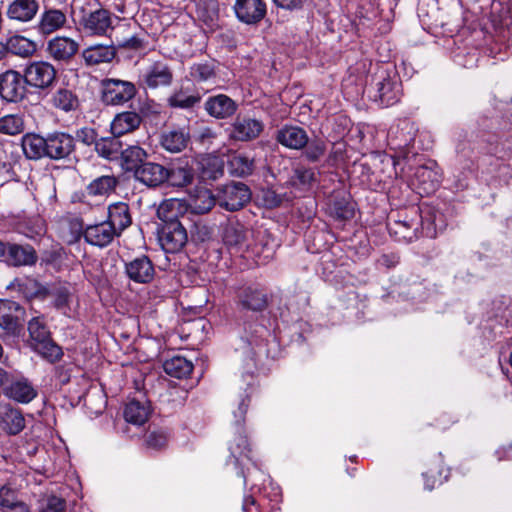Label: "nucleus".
I'll return each mask as SVG.
<instances>
[{
    "label": "nucleus",
    "mask_w": 512,
    "mask_h": 512,
    "mask_svg": "<svg viewBox=\"0 0 512 512\" xmlns=\"http://www.w3.org/2000/svg\"><path fill=\"white\" fill-rule=\"evenodd\" d=\"M23 153L27 159L48 158L53 161H77L76 138L63 131H54L46 136L27 133L21 139Z\"/></svg>",
    "instance_id": "f257e3e1"
},
{
    "label": "nucleus",
    "mask_w": 512,
    "mask_h": 512,
    "mask_svg": "<svg viewBox=\"0 0 512 512\" xmlns=\"http://www.w3.org/2000/svg\"><path fill=\"white\" fill-rule=\"evenodd\" d=\"M253 391L254 376L248 374L235 382L230 393V403L234 408L232 411L235 419L234 430L237 432V435L230 442L229 451L236 464L240 463L241 458L252 460L250 444L247 436L244 434V424Z\"/></svg>",
    "instance_id": "f03ea898"
},
{
    "label": "nucleus",
    "mask_w": 512,
    "mask_h": 512,
    "mask_svg": "<svg viewBox=\"0 0 512 512\" xmlns=\"http://www.w3.org/2000/svg\"><path fill=\"white\" fill-rule=\"evenodd\" d=\"M181 207L178 199H166L157 209V216L162 221L158 241L166 253L180 252L188 241L187 230L178 219Z\"/></svg>",
    "instance_id": "7ed1b4c3"
},
{
    "label": "nucleus",
    "mask_w": 512,
    "mask_h": 512,
    "mask_svg": "<svg viewBox=\"0 0 512 512\" xmlns=\"http://www.w3.org/2000/svg\"><path fill=\"white\" fill-rule=\"evenodd\" d=\"M27 329L30 346L35 352L51 363L62 358V348L53 341L43 316H36L29 320Z\"/></svg>",
    "instance_id": "20e7f679"
},
{
    "label": "nucleus",
    "mask_w": 512,
    "mask_h": 512,
    "mask_svg": "<svg viewBox=\"0 0 512 512\" xmlns=\"http://www.w3.org/2000/svg\"><path fill=\"white\" fill-rule=\"evenodd\" d=\"M101 101L107 106H120L132 100L137 94L136 85L118 78H104L100 82Z\"/></svg>",
    "instance_id": "39448f33"
},
{
    "label": "nucleus",
    "mask_w": 512,
    "mask_h": 512,
    "mask_svg": "<svg viewBox=\"0 0 512 512\" xmlns=\"http://www.w3.org/2000/svg\"><path fill=\"white\" fill-rule=\"evenodd\" d=\"M27 86L38 90L51 89L57 78L55 67L47 61H33L23 70Z\"/></svg>",
    "instance_id": "423d86ee"
},
{
    "label": "nucleus",
    "mask_w": 512,
    "mask_h": 512,
    "mask_svg": "<svg viewBox=\"0 0 512 512\" xmlns=\"http://www.w3.org/2000/svg\"><path fill=\"white\" fill-rule=\"evenodd\" d=\"M251 199L249 187L242 182H231L218 189L217 204L230 212L242 209Z\"/></svg>",
    "instance_id": "0eeeda50"
},
{
    "label": "nucleus",
    "mask_w": 512,
    "mask_h": 512,
    "mask_svg": "<svg viewBox=\"0 0 512 512\" xmlns=\"http://www.w3.org/2000/svg\"><path fill=\"white\" fill-rule=\"evenodd\" d=\"M23 73L8 69L0 74V98L7 103H20L27 97Z\"/></svg>",
    "instance_id": "6e6552de"
},
{
    "label": "nucleus",
    "mask_w": 512,
    "mask_h": 512,
    "mask_svg": "<svg viewBox=\"0 0 512 512\" xmlns=\"http://www.w3.org/2000/svg\"><path fill=\"white\" fill-rule=\"evenodd\" d=\"M0 260L10 267L33 266L38 260V255L29 244L2 242Z\"/></svg>",
    "instance_id": "1a4fd4ad"
},
{
    "label": "nucleus",
    "mask_w": 512,
    "mask_h": 512,
    "mask_svg": "<svg viewBox=\"0 0 512 512\" xmlns=\"http://www.w3.org/2000/svg\"><path fill=\"white\" fill-rule=\"evenodd\" d=\"M141 80L149 89L169 87L174 81V71L168 62L156 60L147 66Z\"/></svg>",
    "instance_id": "9d476101"
},
{
    "label": "nucleus",
    "mask_w": 512,
    "mask_h": 512,
    "mask_svg": "<svg viewBox=\"0 0 512 512\" xmlns=\"http://www.w3.org/2000/svg\"><path fill=\"white\" fill-rule=\"evenodd\" d=\"M236 304L241 310L262 312L269 304L266 291L255 285H244L236 291Z\"/></svg>",
    "instance_id": "9b49d317"
},
{
    "label": "nucleus",
    "mask_w": 512,
    "mask_h": 512,
    "mask_svg": "<svg viewBox=\"0 0 512 512\" xmlns=\"http://www.w3.org/2000/svg\"><path fill=\"white\" fill-rule=\"evenodd\" d=\"M79 24L87 35L103 36L113 29L111 12L104 8L89 12L83 10Z\"/></svg>",
    "instance_id": "f8f14e48"
},
{
    "label": "nucleus",
    "mask_w": 512,
    "mask_h": 512,
    "mask_svg": "<svg viewBox=\"0 0 512 512\" xmlns=\"http://www.w3.org/2000/svg\"><path fill=\"white\" fill-rule=\"evenodd\" d=\"M43 8L37 24V30L41 35L48 36L66 27L68 23L66 8H57L52 5H43Z\"/></svg>",
    "instance_id": "ddd939ff"
},
{
    "label": "nucleus",
    "mask_w": 512,
    "mask_h": 512,
    "mask_svg": "<svg viewBox=\"0 0 512 512\" xmlns=\"http://www.w3.org/2000/svg\"><path fill=\"white\" fill-rule=\"evenodd\" d=\"M165 184L183 188L194 181L195 172L187 159H177L166 166Z\"/></svg>",
    "instance_id": "4468645a"
},
{
    "label": "nucleus",
    "mask_w": 512,
    "mask_h": 512,
    "mask_svg": "<svg viewBox=\"0 0 512 512\" xmlns=\"http://www.w3.org/2000/svg\"><path fill=\"white\" fill-rule=\"evenodd\" d=\"M79 51V43L66 36H56L47 43L46 52L50 58L59 63L68 64Z\"/></svg>",
    "instance_id": "2eb2a0df"
},
{
    "label": "nucleus",
    "mask_w": 512,
    "mask_h": 512,
    "mask_svg": "<svg viewBox=\"0 0 512 512\" xmlns=\"http://www.w3.org/2000/svg\"><path fill=\"white\" fill-rule=\"evenodd\" d=\"M263 129L262 121L246 116H237L231 124L229 137L235 141L248 142L258 138Z\"/></svg>",
    "instance_id": "dca6fc26"
},
{
    "label": "nucleus",
    "mask_w": 512,
    "mask_h": 512,
    "mask_svg": "<svg viewBox=\"0 0 512 512\" xmlns=\"http://www.w3.org/2000/svg\"><path fill=\"white\" fill-rule=\"evenodd\" d=\"M21 313H23V308L19 303L9 299H0V328L8 335H19L22 329Z\"/></svg>",
    "instance_id": "f3484780"
},
{
    "label": "nucleus",
    "mask_w": 512,
    "mask_h": 512,
    "mask_svg": "<svg viewBox=\"0 0 512 512\" xmlns=\"http://www.w3.org/2000/svg\"><path fill=\"white\" fill-rule=\"evenodd\" d=\"M165 171L166 166L147 160L138 170L135 171L133 177L144 186L156 189L165 184Z\"/></svg>",
    "instance_id": "a211bd4d"
},
{
    "label": "nucleus",
    "mask_w": 512,
    "mask_h": 512,
    "mask_svg": "<svg viewBox=\"0 0 512 512\" xmlns=\"http://www.w3.org/2000/svg\"><path fill=\"white\" fill-rule=\"evenodd\" d=\"M204 109L209 116L223 120L231 118L236 113L238 104L226 94H217L207 98Z\"/></svg>",
    "instance_id": "6ab92c4d"
},
{
    "label": "nucleus",
    "mask_w": 512,
    "mask_h": 512,
    "mask_svg": "<svg viewBox=\"0 0 512 512\" xmlns=\"http://www.w3.org/2000/svg\"><path fill=\"white\" fill-rule=\"evenodd\" d=\"M127 277L135 283H150L155 276V269L148 256L142 255L125 263Z\"/></svg>",
    "instance_id": "aec40b11"
},
{
    "label": "nucleus",
    "mask_w": 512,
    "mask_h": 512,
    "mask_svg": "<svg viewBox=\"0 0 512 512\" xmlns=\"http://www.w3.org/2000/svg\"><path fill=\"white\" fill-rule=\"evenodd\" d=\"M190 139L188 127H172L162 131L159 143L164 150L179 153L187 148Z\"/></svg>",
    "instance_id": "412c9836"
},
{
    "label": "nucleus",
    "mask_w": 512,
    "mask_h": 512,
    "mask_svg": "<svg viewBox=\"0 0 512 512\" xmlns=\"http://www.w3.org/2000/svg\"><path fill=\"white\" fill-rule=\"evenodd\" d=\"M234 10L237 18L245 24L259 23L267 12L264 0H236Z\"/></svg>",
    "instance_id": "4be33fe9"
},
{
    "label": "nucleus",
    "mask_w": 512,
    "mask_h": 512,
    "mask_svg": "<svg viewBox=\"0 0 512 512\" xmlns=\"http://www.w3.org/2000/svg\"><path fill=\"white\" fill-rule=\"evenodd\" d=\"M308 134L300 126L284 125L275 133V140L282 146L293 149L303 150L308 144Z\"/></svg>",
    "instance_id": "5701e85b"
},
{
    "label": "nucleus",
    "mask_w": 512,
    "mask_h": 512,
    "mask_svg": "<svg viewBox=\"0 0 512 512\" xmlns=\"http://www.w3.org/2000/svg\"><path fill=\"white\" fill-rule=\"evenodd\" d=\"M119 233L106 220L88 225L84 231V239L87 243L100 248L106 247L119 237Z\"/></svg>",
    "instance_id": "b1692460"
},
{
    "label": "nucleus",
    "mask_w": 512,
    "mask_h": 512,
    "mask_svg": "<svg viewBox=\"0 0 512 512\" xmlns=\"http://www.w3.org/2000/svg\"><path fill=\"white\" fill-rule=\"evenodd\" d=\"M148 158V152L139 144H124L118 162L125 172L132 173L133 175Z\"/></svg>",
    "instance_id": "393cba45"
},
{
    "label": "nucleus",
    "mask_w": 512,
    "mask_h": 512,
    "mask_svg": "<svg viewBox=\"0 0 512 512\" xmlns=\"http://www.w3.org/2000/svg\"><path fill=\"white\" fill-rule=\"evenodd\" d=\"M117 55V48L111 45L94 44L83 49L81 56L86 66L94 67L111 63Z\"/></svg>",
    "instance_id": "a878e982"
},
{
    "label": "nucleus",
    "mask_w": 512,
    "mask_h": 512,
    "mask_svg": "<svg viewBox=\"0 0 512 512\" xmlns=\"http://www.w3.org/2000/svg\"><path fill=\"white\" fill-rule=\"evenodd\" d=\"M8 287L22 294L28 300L35 298L44 300L49 296V288L31 277L15 278Z\"/></svg>",
    "instance_id": "bb28decb"
},
{
    "label": "nucleus",
    "mask_w": 512,
    "mask_h": 512,
    "mask_svg": "<svg viewBox=\"0 0 512 512\" xmlns=\"http://www.w3.org/2000/svg\"><path fill=\"white\" fill-rule=\"evenodd\" d=\"M49 105L64 113H70L80 108L78 95L68 87H59L50 96Z\"/></svg>",
    "instance_id": "cd10ccee"
},
{
    "label": "nucleus",
    "mask_w": 512,
    "mask_h": 512,
    "mask_svg": "<svg viewBox=\"0 0 512 512\" xmlns=\"http://www.w3.org/2000/svg\"><path fill=\"white\" fill-rule=\"evenodd\" d=\"M3 387L5 394L19 403H29L38 395L37 390L26 378L12 381L10 384L7 381Z\"/></svg>",
    "instance_id": "c85d7f7f"
},
{
    "label": "nucleus",
    "mask_w": 512,
    "mask_h": 512,
    "mask_svg": "<svg viewBox=\"0 0 512 512\" xmlns=\"http://www.w3.org/2000/svg\"><path fill=\"white\" fill-rule=\"evenodd\" d=\"M143 119L141 115L135 111H124L118 113L110 124L111 133L120 137L132 133L137 130Z\"/></svg>",
    "instance_id": "c756f323"
},
{
    "label": "nucleus",
    "mask_w": 512,
    "mask_h": 512,
    "mask_svg": "<svg viewBox=\"0 0 512 512\" xmlns=\"http://www.w3.org/2000/svg\"><path fill=\"white\" fill-rule=\"evenodd\" d=\"M0 426L9 435H17L25 428L22 412L9 404L0 405Z\"/></svg>",
    "instance_id": "7c9ffc66"
},
{
    "label": "nucleus",
    "mask_w": 512,
    "mask_h": 512,
    "mask_svg": "<svg viewBox=\"0 0 512 512\" xmlns=\"http://www.w3.org/2000/svg\"><path fill=\"white\" fill-rule=\"evenodd\" d=\"M251 231L239 221H229L223 230V241L230 247L241 249L248 246Z\"/></svg>",
    "instance_id": "2f4dec72"
},
{
    "label": "nucleus",
    "mask_w": 512,
    "mask_h": 512,
    "mask_svg": "<svg viewBox=\"0 0 512 512\" xmlns=\"http://www.w3.org/2000/svg\"><path fill=\"white\" fill-rule=\"evenodd\" d=\"M377 98L380 103L384 106H392L399 102L402 90L401 83L397 80H393L390 77H384L377 84Z\"/></svg>",
    "instance_id": "473e14b6"
},
{
    "label": "nucleus",
    "mask_w": 512,
    "mask_h": 512,
    "mask_svg": "<svg viewBox=\"0 0 512 512\" xmlns=\"http://www.w3.org/2000/svg\"><path fill=\"white\" fill-rule=\"evenodd\" d=\"M125 143L119 135L100 137L95 146L97 155L108 161H118Z\"/></svg>",
    "instance_id": "72a5a7b5"
},
{
    "label": "nucleus",
    "mask_w": 512,
    "mask_h": 512,
    "mask_svg": "<svg viewBox=\"0 0 512 512\" xmlns=\"http://www.w3.org/2000/svg\"><path fill=\"white\" fill-rule=\"evenodd\" d=\"M38 9L37 0H14L8 6L7 16L19 22H29L36 16Z\"/></svg>",
    "instance_id": "f704fd0d"
},
{
    "label": "nucleus",
    "mask_w": 512,
    "mask_h": 512,
    "mask_svg": "<svg viewBox=\"0 0 512 512\" xmlns=\"http://www.w3.org/2000/svg\"><path fill=\"white\" fill-rule=\"evenodd\" d=\"M217 203V195L207 188H197L188 200V208L193 214H206Z\"/></svg>",
    "instance_id": "c9c22d12"
},
{
    "label": "nucleus",
    "mask_w": 512,
    "mask_h": 512,
    "mask_svg": "<svg viewBox=\"0 0 512 512\" xmlns=\"http://www.w3.org/2000/svg\"><path fill=\"white\" fill-rule=\"evenodd\" d=\"M151 413L150 403L145 399H131L125 406L124 418L128 423L143 425Z\"/></svg>",
    "instance_id": "e433bc0d"
},
{
    "label": "nucleus",
    "mask_w": 512,
    "mask_h": 512,
    "mask_svg": "<svg viewBox=\"0 0 512 512\" xmlns=\"http://www.w3.org/2000/svg\"><path fill=\"white\" fill-rule=\"evenodd\" d=\"M106 221L121 233L131 224V215L129 206L124 202H116L108 207V215Z\"/></svg>",
    "instance_id": "4c0bfd02"
},
{
    "label": "nucleus",
    "mask_w": 512,
    "mask_h": 512,
    "mask_svg": "<svg viewBox=\"0 0 512 512\" xmlns=\"http://www.w3.org/2000/svg\"><path fill=\"white\" fill-rule=\"evenodd\" d=\"M52 298V306L59 311L62 315L71 316V303L73 294L71 290L65 285H59L49 289V296Z\"/></svg>",
    "instance_id": "58836bf2"
},
{
    "label": "nucleus",
    "mask_w": 512,
    "mask_h": 512,
    "mask_svg": "<svg viewBox=\"0 0 512 512\" xmlns=\"http://www.w3.org/2000/svg\"><path fill=\"white\" fill-rule=\"evenodd\" d=\"M119 185V179L115 175H102L93 179L86 187L90 196H108L114 193Z\"/></svg>",
    "instance_id": "ea45409f"
},
{
    "label": "nucleus",
    "mask_w": 512,
    "mask_h": 512,
    "mask_svg": "<svg viewBox=\"0 0 512 512\" xmlns=\"http://www.w3.org/2000/svg\"><path fill=\"white\" fill-rule=\"evenodd\" d=\"M390 234L395 237L397 241L410 243L418 238V223L412 220H398L393 224H389Z\"/></svg>",
    "instance_id": "a19ab883"
},
{
    "label": "nucleus",
    "mask_w": 512,
    "mask_h": 512,
    "mask_svg": "<svg viewBox=\"0 0 512 512\" xmlns=\"http://www.w3.org/2000/svg\"><path fill=\"white\" fill-rule=\"evenodd\" d=\"M4 48L5 55L8 52H10L13 55L20 56L23 58L32 56L37 50V46L33 41L24 36L19 35L10 37L7 40L6 44H4Z\"/></svg>",
    "instance_id": "79ce46f5"
},
{
    "label": "nucleus",
    "mask_w": 512,
    "mask_h": 512,
    "mask_svg": "<svg viewBox=\"0 0 512 512\" xmlns=\"http://www.w3.org/2000/svg\"><path fill=\"white\" fill-rule=\"evenodd\" d=\"M197 16L210 30H215L219 26L218 1L202 0L197 7Z\"/></svg>",
    "instance_id": "37998d69"
},
{
    "label": "nucleus",
    "mask_w": 512,
    "mask_h": 512,
    "mask_svg": "<svg viewBox=\"0 0 512 512\" xmlns=\"http://www.w3.org/2000/svg\"><path fill=\"white\" fill-rule=\"evenodd\" d=\"M163 369L171 377L187 378L193 371V364L185 357L174 356L163 363Z\"/></svg>",
    "instance_id": "c03bdc74"
},
{
    "label": "nucleus",
    "mask_w": 512,
    "mask_h": 512,
    "mask_svg": "<svg viewBox=\"0 0 512 512\" xmlns=\"http://www.w3.org/2000/svg\"><path fill=\"white\" fill-rule=\"evenodd\" d=\"M412 129L413 127L411 123L406 120L396 127L390 128L388 135L391 143L394 144L395 148L402 149L408 147L411 144V142L414 140Z\"/></svg>",
    "instance_id": "a18cd8bd"
},
{
    "label": "nucleus",
    "mask_w": 512,
    "mask_h": 512,
    "mask_svg": "<svg viewBox=\"0 0 512 512\" xmlns=\"http://www.w3.org/2000/svg\"><path fill=\"white\" fill-rule=\"evenodd\" d=\"M444 224L442 221V214L431 210L424 212L421 215V230L422 236L427 238H435L438 231L443 230Z\"/></svg>",
    "instance_id": "49530a36"
},
{
    "label": "nucleus",
    "mask_w": 512,
    "mask_h": 512,
    "mask_svg": "<svg viewBox=\"0 0 512 512\" xmlns=\"http://www.w3.org/2000/svg\"><path fill=\"white\" fill-rule=\"evenodd\" d=\"M189 74L194 82H210L217 77V65L214 61L194 63L190 67Z\"/></svg>",
    "instance_id": "de8ad7c7"
},
{
    "label": "nucleus",
    "mask_w": 512,
    "mask_h": 512,
    "mask_svg": "<svg viewBox=\"0 0 512 512\" xmlns=\"http://www.w3.org/2000/svg\"><path fill=\"white\" fill-rule=\"evenodd\" d=\"M201 99L202 97L199 93L188 95L184 90L180 89L168 97L167 104L171 108L188 110L198 105Z\"/></svg>",
    "instance_id": "09e8293b"
},
{
    "label": "nucleus",
    "mask_w": 512,
    "mask_h": 512,
    "mask_svg": "<svg viewBox=\"0 0 512 512\" xmlns=\"http://www.w3.org/2000/svg\"><path fill=\"white\" fill-rule=\"evenodd\" d=\"M24 130L25 122L22 114H8L0 118V133L15 136Z\"/></svg>",
    "instance_id": "8fccbe9b"
},
{
    "label": "nucleus",
    "mask_w": 512,
    "mask_h": 512,
    "mask_svg": "<svg viewBox=\"0 0 512 512\" xmlns=\"http://www.w3.org/2000/svg\"><path fill=\"white\" fill-rule=\"evenodd\" d=\"M415 177L419 183V188L426 194L434 192L439 185L437 174L428 167H419L415 172Z\"/></svg>",
    "instance_id": "3c124183"
},
{
    "label": "nucleus",
    "mask_w": 512,
    "mask_h": 512,
    "mask_svg": "<svg viewBox=\"0 0 512 512\" xmlns=\"http://www.w3.org/2000/svg\"><path fill=\"white\" fill-rule=\"evenodd\" d=\"M224 173L223 163L217 158H207L202 161L201 176L205 180H216Z\"/></svg>",
    "instance_id": "603ef678"
},
{
    "label": "nucleus",
    "mask_w": 512,
    "mask_h": 512,
    "mask_svg": "<svg viewBox=\"0 0 512 512\" xmlns=\"http://www.w3.org/2000/svg\"><path fill=\"white\" fill-rule=\"evenodd\" d=\"M117 45L125 51L142 52L147 49L148 38L146 34H135L119 41Z\"/></svg>",
    "instance_id": "864d4df0"
},
{
    "label": "nucleus",
    "mask_w": 512,
    "mask_h": 512,
    "mask_svg": "<svg viewBox=\"0 0 512 512\" xmlns=\"http://www.w3.org/2000/svg\"><path fill=\"white\" fill-rule=\"evenodd\" d=\"M38 512H68L67 501L56 495H49L39 503Z\"/></svg>",
    "instance_id": "5fc2aeb1"
},
{
    "label": "nucleus",
    "mask_w": 512,
    "mask_h": 512,
    "mask_svg": "<svg viewBox=\"0 0 512 512\" xmlns=\"http://www.w3.org/2000/svg\"><path fill=\"white\" fill-rule=\"evenodd\" d=\"M303 155L311 163L318 162L326 153V143L321 139H308Z\"/></svg>",
    "instance_id": "6e6d98bb"
},
{
    "label": "nucleus",
    "mask_w": 512,
    "mask_h": 512,
    "mask_svg": "<svg viewBox=\"0 0 512 512\" xmlns=\"http://www.w3.org/2000/svg\"><path fill=\"white\" fill-rule=\"evenodd\" d=\"M230 164L237 176L251 175L254 170V161L245 155H237L232 158Z\"/></svg>",
    "instance_id": "4d7b16f0"
},
{
    "label": "nucleus",
    "mask_w": 512,
    "mask_h": 512,
    "mask_svg": "<svg viewBox=\"0 0 512 512\" xmlns=\"http://www.w3.org/2000/svg\"><path fill=\"white\" fill-rule=\"evenodd\" d=\"M191 239L194 242H206L212 239L214 228L204 221L194 222L191 228Z\"/></svg>",
    "instance_id": "13d9d810"
},
{
    "label": "nucleus",
    "mask_w": 512,
    "mask_h": 512,
    "mask_svg": "<svg viewBox=\"0 0 512 512\" xmlns=\"http://www.w3.org/2000/svg\"><path fill=\"white\" fill-rule=\"evenodd\" d=\"M294 179L302 186L310 187L317 182V175L313 168L297 166L294 169Z\"/></svg>",
    "instance_id": "bf43d9fd"
},
{
    "label": "nucleus",
    "mask_w": 512,
    "mask_h": 512,
    "mask_svg": "<svg viewBox=\"0 0 512 512\" xmlns=\"http://www.w3.org/2000/svg\"><path fill=\"white\" fill-rule=\"evenodd\" d=\"M68 225L71 232V239L69 242L78 241L82 236L84 237L85 228L82 218L78 216L69 217Z\"/></svg>",
    "instance_id": "052dcab7"
},
{
    "label": "nucleus",
    "mask_w": 512,
    "mask_h": 512,
    "mask_svg": "<svg viewBox=\"0 0 512 512\" xmlns=\"http://www.w3.org/2000/svg\"><path fill=\"white\" fill-rule=\"evenodd\" d=\"M145 442L149 448L161 449L167 444V435L162 431H152L146 435Z\"/></svg>",
    "instance_id": "680f3d73"
},
{
    "label": "nucleus",
    "mask_w": 512,
    "mask_h": 512,
    "mask_svg": "<svg viewBox=\"0 0 512 512\" xmlns=\"http://www.w3.org/2000/svg\"><path fill=\"white\" fill-rule=\"evenodd\" d=\"M76 137L83 144L87 146L94 145V147L96 146V143L100 138L98 137L96 130L90 127H83L77 130Z\"/></svg>",
    "instance_id": "e2e57ef3"
},
{
    "label": "nucleus",
    "mask_w": 512,
    "mask_h": 512,
    "mask_svg": "<svg viewBox=\"0 0 512 512\" xmlns=\"http://www.w3.org/2000/svg\"><path fill=\"white\" fill-rule=\"evenodd\" d=\"M333 210L336 218L341 220H348L354 216V210L342 201H336L333 204Z\"/></svg>",
    "instance_id": "0e129e2a"
},
{
    "label": "nucleus",
    "mask_w": 512,
    "mask_h": 512,
    "mask_svg": "<svg viewBox=\"0 0 512 512\" xmlns=\"http://www.w3.org/2000/svg\"><path fill=\"white\" fill-rule=\"evenodd\" d=\"M423 477H424L425 488L428 490H432V489H434V487L436 485H439L442 483L441 473L438 472V474L436 475V471H434L433 469H430V470L426 471L425 473H423Z\"/></svg>",
    "instance_id": "69168bd1"
},
{
    "label": "nucleus",
    "mask_w": 512,
    "mask_h": 512,
    "mask_svg": "<svg viewBox=\"0 0 512 512\" xmlns=\"http://www.w3.org/2000/svg\"><path fill=\"white\" fill-rule=\"evenodd\" d=\"M17 497V493L15 490L8 486H2L0 488V508L1 510L11 504V502Z\"/></svg>",
    "instance_id": "338daca9"
},
{
    "label": "nucleus",
    "mask_w": 512,
    "mask_h": 512,
    "mask_svg": "<svg viewBox=\"0 0 512 512\" xmlns=\"http://www.w3.org/2000/svg\"><path fill=\"white\" fill-rule=\"evenodd\" d=\"M273 3L282 9L286 10H295L300 9L305 0H272Z\"/></svg>",
    "instance_id": "774afa93"
}]
</instances>
